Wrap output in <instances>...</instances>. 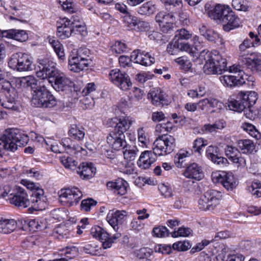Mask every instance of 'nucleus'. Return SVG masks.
Wrapping results in <instances>:
<instances>
[{"label": "nucleus", "instance_id": "36", "mask_svg": "<svg viewBox=\"0 0 261 261\" xmlns=\"http://www.w3.org/2000/svg\"><path fill=\"white\" fill-rule=\"evenodd\" d=\"M68 134L71 138L78 141L82 140L85 135L84 128L74 124L71 125Z\"/></svg>", "mask_w": 261, "mask_h": 261}, {"label": "nucleus", "instance_id": "44", "mask_svg": "<svg viewBox=\"0 0 261 261\" xmlns=\"http://www.w3.org/2000/svg\"><path fill=\"white\" fill-rule=\"evenodd\" d=\"M14 92H16V90L10 82L4 79L0 80V93L6 95Z\"/></svg>", "mask_w": 261, "mask_h": 261}, {"label": "nucleus", "instance_id": "27", "mask_svg": "<svg viewBox=\"0 0 261 261\" xmlns=\"http://www.w3.org/2000/svg\"><path fill=\"white\" fill-rule=\"evenodd\" d=\"M184 175L187 178L195 179L197 180H201L204 176L201 167L195 163L187 166Z\"/></svg>", "mask_w": 261, "mask_h": 261}, {"label": "nucleus", "instance_id": "46", "mask_svg": "<svg viewBox=\"0 0 261 261\" xmlns=\"http://www.w3.org/2000/svg\"><path fill=\"white\" fill-rule=\"evenodd\" d=\"M60 161L63 165L66 168L71 170L76 169L77 162L72 157L64 156L60 158Z\"/></svg>", "mask_w": 261, "mask_h": 261}, {"label": "nucleus", "instance_id": "20", "mask_svg": "<svg viewBox=\"0 0 261 261\" xmlns=\"http://www.w3.org/2000/svg\"><path fill=\"white\" fill-rule=\"evenodd\" d=\"M126 215L127 213L125 211H110L107 215V220L115 230H117L118 225L123 223Z\"/></svg>", "mask_w": 261, "mask_h": 261}, {"label": "nucleus", "instance_id": "5", "mask_svg": "<svg viewBox=\"0 0 261 261\" xmlns=\"http://www.w3.org/2000/svg\"><path fill=\"white\" fill-rule=\"evenodd\" d=\"M164 4L166 10L168 12L160 11L158 12L155 20L159 24L174 22L175 17L174 15L179 11L182 6L181 0H160Z\"/></svg>", "mask_w": 261, "mask_h": 261}, {"label": "nucleus", "instance_id": "52", "mask_svg": "<svg viewBox=\"0 0 261 261\" xmlns=\"http://www.w3.org/2000/svg\"><path fill=\"white\" fill-rule=\"evenodd\" d=\"M248 190L255 198L261 197V185L259 183L253 182Z\"/></svg>", "mask_w": 261, "mask_h": 261}, {"label": "nucleus", "instance_id": "59", "mask_svg": "<svg viewBox=\"0 0 261 261\" xmlns=\"http://www.w3.org/2000/svg\"><path fill=\"white\" fill-rule=\"evenodd\" d=\"M152 232L154 236L157 237H165L169 236L167 228L165 226L155 227L153 229Z\"/></svg>", "mask_w": 261, "mask_h": 261}, {"label": "nucleus", "instance_id": "16", "mask_svg": "<svg viewBox=\"0 0 261 261\" xmlns=\"http://www.w3.org/2000/svg\"><path fill=\"white\" fill-rule=\"evenodd\" d=\"M243 50L241 53L239 60L245 64L253 72H261V56L254 53L245 54Z\"/></svg>", "mask_w": 261, "mask_h": 261}, {"label": "nucleus", "instance_id": "42", "mask_svg": "<svg viewBox=\"0 0 261 261\" xmlns=\"http://www.w3.org/2000/svg\"><path fill=\"white\" fill-rule=\"evenodd\" d=\"M155 5L150 2H148L143 4L138 8V12L143 15H150L153 14L155 12Z\"/></svg>", "mask_w": 261, "mask_h": 261}, {"label": "nucleus", "instance_id": "6", "mask_svg": "<svg viewBox=\"0 0 261 261\" xmlns=\"http://www.w3.org/2000/svg\"><path fill=\"white\" fill-rule=\"evenodd\" d=\"M32 106L39 108H53L57 105L54 96L45 87L39 88L31 100Z\"/></svg>", "mask_w": 261, "mask_h": 261}, {"label": "nucleus", "instance_id": "63", "mask_svg": "<svg viewBox=\"0 0 261 261\" xmlns=\"http://www.w3.org/2000/svg\"><path fill=\"white\" fill-rule=\"evenodd\" d=\"M159 189L162 195H164L165 197L167 198L172 196V189L168 186L162 184L159 186Z\"/></svg>", "mask_w": 261, "mask_h": 261}, {"label": "nucleus", "instance_id": "64", "mask_svg": "<svg viewBox=\"0 0 261 261\" xmlns=\"http://www.w3.org/2000/svg\"><path fill=\"white\" fill-rule=\"evenodd\" d=\"M138 150L135 147L133 149H125L123 151V155L125 159L129 161H133L135 159Z\"/></svg>", "mask_w": 261, "mask_h": 261}, {"label": "nucleus", "instance_id": "23", "mask_svg": "<svg viewBox=\"0 0 261 261\" xmlns=\"http://www.w3.org/2000/svg\"><path fill=\"white\" fill-rule=\"evenodd\" d=\"M156 154L152 151H145L143 152L137 162L138 165L142 169H148L151 164H152L156 160Z\"/></svg>", "mask_w": 261, "mask_h": 261}, {"label": "nucleus", "instance_id": "35", "mask_svg": "<svg viewBox=\"0 0 261 261\" xmlns=\"http://www.w3.org/2000/svg\"><path fill=\"white\" fill-rule=\"evenodd\" d=\"M151 98L152 103L156 106H163L165 101V95L160 89H153L148 94Z\"/></svg>", "mask_w": 261, "mask_h": 261}, {"label": "nucleus", "instance_id": "18", "mask_svg": "<svg viewBox=\"0 0 261 261\" xmlns=\"http://www.w3.org/2000/svg\"><path fill=\"white\" fill-rule=\"evenodd\" d=\"M107 142L115 150H120L127 147L125 135L115 130L112 131L107 137Z\"/></svg>", "mask_w": 261, "mask_h": 261}, {"label": "nucleus", "instance_id": "58", "mask_svg": "<svg viewBox=\"0 0 261 261\" xmlns=\"http://www.w3.org/2000/svg\"><path fill=\"white\" fill-rule=\"evenodd\" d=\"M173 248L179 251H184L188 250L191 247L189 242L187 241L178 242L173 244Z\"/></svg>", "mask_w": 261, "mask_h": 261}, {"label": "nucleus", "instance_id": "62", "mask_svg": "<svg viewBox=\"0 0 261 261\" xmlns=\"http://www.w3.org/2000/svg\"><path fill=\"white\" fill-rule=\"evenodd\" d=\"M137 133L139 142L142 144V146H145L148 142V139L146 135L145 134L144 128H139L137 130Z\"/></svg>", "mask_w": 261, "mask_h": 261}, {"label": "nucleus", "instance_id": "49", "mask_svg": "<svg viewBox=\"0 0 261 261\" xmlns=\"http://www.w3.org/2000/svg\"><path fill=\"white\" fill-rule=\"evenodd\" d=\"M153 251L149 248H143L136 252V255L139 259H146L148 260H150Z\"/></svg>", "mask_w": 261, "mask_h": 261}, {"label": "nucleus", "instance_id": "10", "mask_svg": "<svg viewBox=\"0 0 261 261\" xmlns=\"http://www.w3.org/2000/svg\"><path fill=\"white\" fill-rule=\"evenodd\" d=\"M221 193L215 190H210L201 196L198 201V207L202 211L212 210L218 203Z\"/></svg>", "mask_w": 261, "mask_h": 261}, {"label": "nucleus", "instance_id": "47", "mask_svg": "<svg viewBox=\"0 0 261 261\" xmlns=\"http://www.w3.org/2000/svg\"><path fill=\"white\" fill-rule=\"evenodd\" d=\"M25 80L27 83V86L30 87L33 90V95L34 93H36V91L38 90L39 88L45 87L44 85H41L40 82L38 83V81L32 76H29L25 77Z\"/></svg>", "mask_w": 261, "mask_h": 261}, {"label": "nucleus", "instance_id": "22", "mask_svg": "<svg viewBox=\"0 0 261 261\" xmlns=\"http://www.w3.org/2000/svg\"><path fill=\"white\" fill-rule=\"evenodd\" d=\"M112 120L116 123L114 129L116 132L123 134L126 132L135 122V120L130 116H125L120 118L112 119Z\"/></svg>", "mask_w": 261, "mask_h": 261}, {"label": "nucleus", "instance_id": "13", "mask_svg": "<svg viewBox=\"0 0 261 261\" xmlns=\"http://www.w3.org/2000/svg\"><path fill=\"white\" fill-rule=\"evenodd\" d=\"M109 77L113 84L123 90H127L132 86L128 74L118 69L111 70L109 73Z\"/></svg>", "mask_w": 261, "mask_h": 261}, {"label": "nucleus", "instance_id": "25", "mask_svg": "<svg viewBox=\"0 0 261 261\" xmlns=\"http://www.w3.org/2000/svg\"><path fill=\"white\" fill-rule=\"evenodd\" d=\"M219 80L223 86L228 88L240 86L246 84V81L242 76L238 78L234 75L225 74L220 76Z\"/></svg>", "mask_w": 261, "mask_h": 261}, {"label": "nucleus", "instance_id": "40", "mask_svg": "<svg viewBox=\"0 0 261 261\" xmlns=\"http://www.w3.org/2000/svg\"><path fill=\"white\" fill-rule=\"evenodd\" d=\"M70 21V25L72 26V29L73 33L76 34L77 32L84 31L85 29L84 23L78 16H72L70 19H68Z\"/></svg>", "mask_w": 261, "mask_h": 261}, {"label": "nucleus", "instance_id": "3", "mask_svg": "<svg viewBox=\"0 0 261 261\" xmlns=\"http://www.w3.org/2000/svg\"><path fill=\"white\" fill-rule=\"evenodd\" d=\"M203 72L207 75L221 74L228 70L226 59L223 58L218 50H207Z\"/></svg>", "mask_w": 261, "mask_h": 261}, {"label": "nucleus", "instance_id": "21", "mask_svg": "<svg viewBox=\"0 0 261 261\" xmlns=\"http://www.w3.org/2000/svg\"><path fill=\"white\" fill-rule=\"evenodd\" d=\"M225 153L228 159L236 164L238 167L245 166L246 160L242 156L241 153L237 148L232 146H227L225 149Z\"/></svg>", "mask_w": 261, "mask_h": 261}, {"label": "nucleus", "instance_id": "31", "mask_svg": "<svg viewBox=\"0 0 261 261\" xmlns=\"http://www.w3.org/2000/svg\"><path fill=\"white\" fill-rule=\"evenodd\" d=\"M207 158L213 162L218 165L226 163L227 160L221 156L218 147L214 146H209L206 150Z\"/></svg>", "mask_w": 261, "mask_h": 261}, {"label": "nucleus", "instance_id": "2", "mask_svg": "<svg viewBox=\"0 0 261 261\" xmlns=\"http://www.w3.org/2000/svg\"><path fill=\"white\" fill-rule=\"evenodd\" d=\"M28 136L18 129L6 130L0 138V156H2L4 150L14 151L17 147H21L27 144Z\"/></svg>", "mask_w": 261, "mask_h": 261}, {"label": "nucleus", "instance_id": "17", "mask_svg": "<svg viewBox=\"0 0 261 261\" xmlns=\"http://www.w3.org/2000/svg\"><path fill=\"white\" fill-rule=\"evenodd\" d=\"M9 200L11 204L19 208H24L30 207L28 194L22 188L18 187L17 191L12 197L9 198Z\"/></svg>", "mask_w": 261, "mask_h": 261}, {"label": "nucleus", "instance_id": "7", "mask_svg": "<svg viewBox=\"0 0 261 261\" xmlns=\"http://www.w3.org/2000/svg\"><path fill=\"white\" fill-rule=\"evenodd\" d=\"M174 138L168 135H163L157 138L153 144L154 153L159 156L171 153L175 147Z\"/></svg>", "mask_w": 261, "mask_h": 261}, {"label": "nucleus", "instance_id": "4", "mask_svg": "<svg viewBox=\"0 0 261 261\" xmlns=\"http://www.w3.org/2000/svg\"><path fill=\"white\" fill-rule=\"evenodd\" d=\"M257 99V94L254 91H241L236 98L231 97L229 98L228 107L230 110L240 113L246 108L253 106Z\"/></svg>", "mask_w": 261, "mask_h": 261}, {"label": "nucleus", "instance_id": "54", "mask_svg": "<svg viewBox=\"0 0 261 261\" xmlns=\"http://www.w3.org/2000/svg\"><path fill=\"white\" fill-rule=\"evenodd\" d=\"M186 50L189 53L192 58V60L193 61H195L199 58H203L205 60V57H206L205 55L207 53V51H205V50H203L200 53L198 51V50Z\"/></svg>", "mask_w": 261, "mask_h": 261}, {"label": "nucleus", "instance_id": "34", "mask_svg": "<svg viewBox=\"0 0 261 261\" xmlns=\"http://www.w3.org/2000/svg\"><path fill=\"white\" fill-rule=\"evenodd\" d=\"M39 70L36 71V75L40 79H47L48 83H53V80H51L53 74L52 72H54L56 67L55 65H53L50 67H41L39 66Z\"/></svg>", "mask_w": 261, "mask_h": 261}, {"label": "nucleus", "instance_id": "43", "mask_svg": "<svg viewBox=\"0 0 261 261\" xmlns=\"http://www.w3.org/2000/svg\"><path fill=\"white\" fill-rule=\"evenodd\" d=\"M63 146L65 147L67 150H69L71 153L72 151H74L73 153L76 152H81L84 149L78 145H75L69 138H65L62 141Z\"/></svg>", "mask_w": 261, "mask_h": 261}, {"label": "nucleus", "instance_id": "14", "mask_svg": "<svg viewBox=\"0 0 261 261\" xmlns=\"http://www.w3.org/2000/svg\"><path fill=\"white\" fill-rule=\"evenodd\" d=\"M191 35L185 29L178 30L175 32V35L172 41L168 44L167 49H188L191 44L186 42L184 40L188 39Z\"/></svg>", "mask_w": 261, "mask_h": 261}, {"label": "nucleus", "instance_id": "38", "mask_svg": "<svg viewBox=\"0 0 261 261\" xmlns=\"http://www.w3.org/2000/svg\"><path fill=\"white\" fill-rule=\"evenodd\" d=\"M238 145L243 153H251L255 149L253 142L248 139L239 140Z\"/></svg>", "mask_w": 261, "mask_h": 261}, {"label": "nucleus", "instance_id": "26", "mask_svg": "<svg viewBox=\"0 0 261 261\" xmlns=\"http://www.w3.org/2000/svg\"><path fill=\"white\" fill-rule=\"evenodd\" d=\"M96 169L92 163H83L76 171L83 179H88L94 176Z\"/></svg>", "mask_w": 261, "mask_h": 261}, {"label": "nucleus", "instance_id": "39", "mask_svg": "<svg viewBox=\"0 0 261 261\" xmlns=\"http://www.w3.org/2000/svg\"><path fill=\"white\" fill-rule=\"evenodd\" d=\"M98 246L94 242L82 243L80 246V250L87 254L96 255L98 250Z\"/></svg>", "mask_w": 261, "mask_h": 261}, {"label": "nucleus", "instance_id": "12", "mask_svg": "<svg viewBox=\"0 0 261 261\" xmlns=\"http://www.w3.org/2000/svg\"><path fill=\"white\" fill-rule=\"evenodd\" d=\"M52 74L53 75L51 80H53V82L51 83V85L57 91L67 90L74 85L73 82L63 73L59 71L57 67Z\"/></svg>", "mask_w": 261, "mask_h": 261}, {"label": "nucleus", "instance_id": "33", "mask_svg": "<svg viewBox=\"0 0 261 261\" xmlns=\"http://www.w3.org/2000/svg\"><path fill=\"white\" fill-rule=\"evenodd\" d=\"M43 194V190L39 187H37L36 191H32L30 198H29L30 208L36 210L39 207V205L42 202L41 199Z\"/></svg>", "mask_w": 261, "mask_h": 261}, {"label": "nucleus", "instance_id": "60", "mask_svg": "<svg viewBox=\"0 0 261 261\" xmlns=\"http://www.w3.org/2000/svg\"><path fill=\"white\" fill-rule=\"evenodd\" d=\"M96 92V86L94 83H88L82 91L83 96L89 95L93 96V93Z\"/></svg>", "mask_w": 261, "mask_h": 261}, {"label": "nucleus", "instance_id": "53", "mask_svg": "<svg viewBox=\"0 0 261 261\" xmlns=\"http://www.w3.org/2000/svg\"><path fill=\"white\" fill-rule=\"evenodd\" d=\"M97 202L92 198H88L82 200L81 204L82 210L85 212L89 211L91 207L93 206L96 205Z\"/></svg>", "mask_w": 261, "mask_h": 261}, {"label": "nucleus", "instance_id": "24", "mask_svg": "<svg viewBox=\"0 0 261 261\" xmlns=\"http://www.w3.org/2000/svg\"><path fill=\"white\" fill-rule=\"evenodd\" d=\"M3 37H6L22 42L27 41L29 36L25 31L22 30L10 29L1 32Z\"/></svg>", "mask_w": 261, "mask_h": 261}, {"label": "nucleus", "instance_id": "50", "mask_svg": "<svg viewBox=\"0 0 261 261\" xmlns=\"http://www.w3.org/2000/svg\"><path fill=\"white\" fill-rule=\"evenodd\" d=\"M138 21L137 17L131 15L129 13H127L123 17V22L129 28L136 27Z\"/></svg>", "mask_w": 261, "mask_h": 261}, {"label": "nucleus", "instance_id": "51", "mask_svg": "<svg viewBox=\"0 0 261 261\" xmlns=\"http://www.w3.org/2000/svg\"><path fill=\"white\" fill-rule=\"evenodd\" d=\"M232 6L234 9L239 11H246L249 8L247 0H232Z\"/></svg>", "mask_w": 261, "mask_h": 261}, {"label": "nucleus", "instance_id": "37", "mask_svg": "<svg viewBox=\"0 0 261 261\" xmlns=\"http://www.w3.org/2000/svg\"><path fill=\"white\" fill-rule=\"evenodd\" d=\"M241 127L250 136L257 140L261 138V134L256 129L255 126L251 123L244 122L242 124Z\"/></svg>", "mask_w": 261, "mask_h": 261}, {"label": "nucleus", "instance_id": "55", "mask_svg": "<svg viewBox=\"0 0 261 261\" xmlns=\"http://www.w3.org/2000/svg\"><path fill=\"white\" fill-rule=\"evenodd\" d=\"M192 230L189 228L180 227L177 231H174L171 233V236L173 238L178 237H188L191 233Z\"/></svg>", "mask_w": 261, "mask_h": 261}, {"label": "nucleus", "instance_id": "9", "mask_svg": "<svg viewBox=\"0 0 261 261\" xmlns=\"http://www.w3.org/2000/svg\"><path fill=\"white\" fill-rule=\"evenodd\" d=\"M83 50H73L71 51L68 63V69L71 72L78 73L88 67L91 62L90 59L83 57L81 52Z\"/></svg>", "mask_w": 261, "mask_h": 261}, {"label": "nucleus", "instance_id": "45", "mask_svg": "<svg viewBox=\"0 0 261 261\" xmlns=\"http://www.w3.org/2000/svg\"><path fill=\"white\" fill-rule=\"evenodd\" d=\"M91 235L99 240H106L108 238V233L101 227L95 226L90 230Z\"/></svg>", "mask_w": 261, "mask_h": 261}, {"label": "nucleus", "instance_id": "57", "mask_svg": "<svg viewBox=\"0 0 261 261\" xmlns=\"http://www.w3.org/2000/svg\"><path fill=\"white\" fill-rule=\"evenodd\" d=\"M175 61L186 71L189 70L191 68L192 64L191 62L189 60L185 59L184 57H179L176 59Z\"/></svg>", "mask_w": 261, "mask_h": 261}, {"label": "nucleus", "instance_id": "48", "mask_svg": "<svg viewBox=\"0 0 261 261\" xmlns=\"http://www.w3.org/2000/svg\"><path fill=\"white\" fill-rule=\"evenodd\" d=\"M58 3L62 6L63 9L69 13H76L77 11L76 8L72 2V0H57Z\"/></svg>", "mask_w": 261, "mask_h": 261}, {"label": "nucleus", "instance_id": "11", "mask_svg": "<svg viewBox=\"0 0 261 261\" xmlns=\"http://www.w3.org/2000/svg\"><path fill=\"white\" fill-rule=\"evenodd\" d=\"M83 194L81 190L76 187H71L62 189L60 192V201L63 205L69 206L76 205Z\"/></svg>", "mask_w": 261, "mask_h": 261}, {"label": "nucleus", "instance_id": "28", "mask_svg": "<svg viewBox=\"0 0 261 261\" xmlns=\"http://www.w3.org/2000/svg\"><path fill=\"white\" fill-rule=\"evenodd\" d=\"M108 189L120 195H125L127 192V182L122 179L119 178L116 181H109L107 184Z\"/></svg>", "mask_w": 261, "mask_h": 261}, {"label": "nucleus", "instance_id": "29", "mask_svg": "<svg viewBox=\"0 0 261 261\" xmlns=\"http://www.w3.org/2000/svg\"><path fill=\"white\" fill-rule=\"evenodd\" d=\"M16 91L5 95V97L0 99L1 106L7 109L17 111L18 110V106L17 104L16 98Z\"/></svg>", "mask_w": 261, "mask_h": 261}, {"label": "nucleus", "instance_id": "32", "mask_svg": "<svg viewBox=\"0 0 261 261\" xmlns=\"http://www.w3.org/2000/svg\"><path fill=\"white\" fill-rule=\"evenodd\" d=\"M17 225V223L14 219L0 218V232L10 233L16 228Z\"/></svg>", "mask_w": 261, "mask_h": 261}, {"label": "nucleus", "instance_id": "15", "mask_svg": "<svg viewBox=\"0 0 261 261\" xmlns=\"http://www.w3.org/2000/svg\"><path fill=\"white\" fill-rule=\"evenodd\" d=\"M212 179L214 182L221 183L227 190H232L238 185L237 181L231 172L222 171L213 173Z\"/></svg>", "mask_w": 261, "mask_h": 261}, {"label": "nucleus", "instance_id": "19", "mask_svg": "<svg viewBox=\"0 0 261 261\" xmlns=\"http://www.w3.org/2000/svg\"><path fill=\"white\" fill-rule=\"evenodd\" d=\"M130 60L143 66H150L155 62V59L145 51L134 50L130 57Z\"/></svg>", "mask_w": 261, "mask_h": 261}, {"label": "nucleus", "instance_id": "41", "mask_svg": "<svg viewBox=\"0 0 261 261\" xmlns=\"http://www.w3.org/2000/svg\"><path fill=\"white\" fill-rule=\"evenodd\" d=\"M188 152L184 150H180L174 157V163L178 168L185 167L187 166L186 163Z\"/></svg>", "mask_w": 261, "mask_h": 261}, {"label": "nucleus", "instance_id": "61", "mask_svg": "<svg viewBox=\"0 0 261 261\" xmlns=\"http://www.w3.org/2000/svg\"><path fill=\"white\" fill-rule=\"evenodd\" d=\"M153 74H150L148 72H142L137 74L136 75L135 80L140 84H144L148 80L151 79Z\"/></svg>", "mask_w": 261, "mask_h": 261}, {"label": "nucleus", "instance_id": "56", "mask_svg": "<svg viewBox=\"0 0 261 261\" xmlns=\"http://www.w3.org/2000/svg\"><path fill=\"white\" fill-rule=\"evenodd\" d=\"M204 42L202 40V38H200L197 36L193 37L192 39L191 40V42L189 43V44H191L190 48L188 49H198V48H202L204 46Z\"/></svg>", "mask_w": 261, "mask_h": 261}, {"label": "nucleus", "instance_id": "30", "mask_svg": "<svg viewBox=\"0 0 261 261\" xmlns=\"http://www.w3.org/2000/svg\"><path fill=\"white\" fill-rule=\"evenodd\" d=\"M61 25L57 27V35L64 39L69 37L72 33H74L71 26L70 21L68 18H64L60 22Z\"/></svg>", "mask_w": 261, "mask_h": 261}, {"label": "nucleus", "instance_id": "1", "mask_svg": "<svg viewBox=\"0 0 261 261\" xmlns=\"http://www.w3.org/2000/svg\"><path fill=\"white\" fill-rule=\"evenodd\" d=\"M207 14L217 23L222 24L225 31L229 32L240 25L239 18L228 5L217 4L213 9L207 10Z\"/></svg>", "mask_w": 261, "mask_h": 261}, {"label": "nucleus", "instance_id": "8", "mask_svg": "<svg viewBox=\"0 0 261 261\" xmlns=\"http://www.w3.org/2000/svg\"><path fill=\"white\" fill-rule=\"evenodd\" d=\"M8 65L11 68L19 71L31 70L34 66L32 57L22 53L12 55L9 59Z\"/></svg>", "mask_w": 261, "mask_h": 261}]
</instances>
